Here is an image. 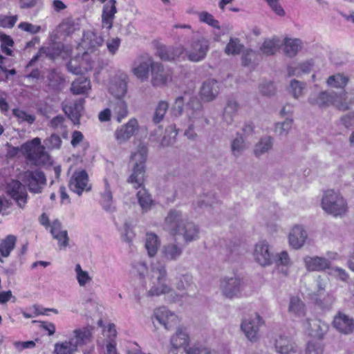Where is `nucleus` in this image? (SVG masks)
<instances>
[{
  "label": "nucleus",
  "instance_id": "29",
  "mask_svg": "<svg viewBox=\"0 0 354 354\" xmlns=\"http://www.w3.org/2000/svg\"><path fill=\"white\" fill-rule=\"evenodd\" d=\"M337 95L335 92L322 91L318 94L311 95L308 101L311 104L319 107H325L331 104L335 106Z\"/></svg>",
  "mask_w": 354,
  "mask_h": 354
},
{
  "label": "nucleus",
  "instance_id": "5",
  "mask_svg": "<svg viewBox=\"0 0 354 354\" xmlns=\"http://www.w3.org/2000/svg\"><path fill=\"white\" fill-rule=\"evenodd\" d=\"M167 272L165 266L159 264L151 267L149 295L159 296L171 291V288L167 283Z\"/></svg>",
  "mask_w": 354,
  "mask_h": 354
},
{
  "label": "nucleus",
  "instance_id": "35",
  "mask_svg": "<svg viewBox=\"0 0 354 354\" xmlns=\"http://www.w3.org/2000/svg\"><path fill=\"white\" fill-rule=\"evenodd\" d=\"M239 109V104L234 99H229L223 110V120L227 124H231L234 121V117L236 115Z\"/></svg>",
  "mask_w": 354,
  "mask_h": 354
},
{
  "label": "nucleus",
  "instance_id": "11",
  "mask_svg": "<svg viewBox=\"0 0 354 354\" xmlns=\"http://www.w3.org/2000/svg\"><path fill=\"white\" fill-rule=\"evenodd\" d=\"M70 189L82 195L83 192H88L91 189L87 172L84 169L77 170L73 174L68 184Z\"/></svg>",
  "mask_w": 354,
  "mask_h": 354
},
{
  "label": "nucleus",
  "instance_id": "23",
  "mask_svg": "<svg viewBox=\"0 0 354 354\" xmlns=\"http://www.w3.org/2000/svg\"><path fill=\"white\" fill-rule=\"evenodd\" d=\"M307 238L308 234L304 227L297 225L289 232L288 242L292 248L297 250L304 246Z\"/></svg>",
  "mask_w": 354,
  "mask_h": 354
},
{
  "label": "nucleus",
  "instance_id": "7",
  "mask_svg": "<svg viewBox=\"0 0 354 354\" xmlns=\"http://www.w3.org/2000/svg\"><path fill=\"white\" fill-rule=\"evenodd\" d=\"M71 47L69 46H65L62 43H52L48 46L41 47L38 53L30 60L27 66H32L44 55L52 60L59 57L65 59L71 55Z\"/></svg>",
  "mask_w": 354,
  "mask_h": 354
},
{
  "label": "nucleus",
  "instance_id": "42",
  "mask_svg": "<svg viewBox=\"0 0 354 354\" xmlns=\"http://www.w3.org/2000/svg\"><path fill=\"white\" fill-rule=\"evenodd\" d=\"M313 65L312 61H306L298 64H291L288 68V75L299 76L303 73H308L311 71Z\"/></svg>",
  "mask_w": 354,
  "mask_h": 354
},
{
  "label": "nucleus",
  "instance_id": "59",
  "mask_svg": "<svg viewBox=\"0 0 354 354\" xmlns=\"http://www.w3.org/2000/svg\"><path fill=\"white\" fill-rule=\"evenodd\" d=\"M77 279L80 286H84L87 283L91 281V277L86 271L82 270L80 264L75 266Z\"/></svg>",
  "mask_w": 354,
  "mask_h": 354
},
{
  "label": "nucleus",
  "instance_id": "43",
  "mask_svg": "<svg viewBox=\"0 0 354 354\" xmlns=\"http://www.w3.org/2000/svg\"><path fill=\"white\" fill-rule=\"evenodd\" d=\"M160 241L157 235L153 233H149L146 235L145 248L148 255L153 257L160 247Z\"/></svg>",
  "mask_w": 354,
  "mask_h": 354
},
{
  "label": "nucleus",
  "instance_id": "57",
  "mask_svg": "<svg viewBox=\"0 0 354 354\" xmlns=\"http://www.w3.org/2000/svg\"><path fill=\"white\" fill-rule=\"evenodd\" d=\"M292 123V120L291 119H286L282 122H277L274 129L276 133L281 136H287L291 129Z\"/></svg>",
  "mask_w": 354,
  "mask_h": 354
},
{
  "label": "nucleus",
  "instance_id": "3",
  "mask_svg": "<svg viewBox=\"0 0 354 354\" xmlns=\"http://www.w3.org/2000/svg\"><path fill=\"white\" fill-rule=\"evenodd\" d=\"M321 207L325 213L333 217H343L348 210V203L339 191L327 189L323 192Z\"/></svg>",
  "mask_w": 354,
  "mask_h": 354
},
{
  "label": "nucleus",
  "instance_id": "2",
  "mask_svg": "<svg viewBox=\"0 0 354 354\" xmlns=\"http://www.w3.org/2000/svg\"><path fill=\"white\" fill-rule=\"evenodd\" d=\"M164 229L171 236H180L185 243L199 239L200 230L194 222L183 218L180 211L171 209L165 218Z\"/></svg>",
  "mask_w": 354,
  "mask_h": 354
},
{
  "label": "nucleus",
  "instance_id": "36",
  "mask_svg": "<svg viewBox=\"0 0 354 354\" xmlns=\"http://www.w3.org/2000/svg\"><path fill=\"white\" fill-rule=\"evenodd\" d=\"M181 52V49L171 46H160L157 49L158 56L163 61L174 60Z\"/></svg>",
  "mask_w": 354,
  "mask_h": 354
},
{
  "label": "nucleus",
  "instance_id": "53",
  "mask_svg": "<svg viewBox=\"0 0 354 354\" xmlns=\"http://www.w3.org/2000/svg\"><path fill=\"white\" fill-rule=\"evenodd\" d=\"M54 352L55 354H74L77 350L68 340L57 342L55 344Z\"/></svg>",
  "mask_w": 354,
  "mask_h": 354
},
{
  "label": "nucleus",
  "instance_id": "64",
  "mask_svg": "<svg viewBox=\"0 0 354 354\" xmlns=\"http://www.w3.org/2000/svg\"><path fill=\"white\" fill-rule=\"evenodd\" d=\"M65 122L66 118L62 115H58L50 121V127L56 130L64 131L66 127Z\"/></svg>",
  "mask_w": 354,
  "mask_h": 354
},
{
  "label": "nucleus",
  "instance_id": "17",
  "mask_svg": "<svg viewBox=\"0 0 354 354\" xmlns=\"http://www.w3.org/2000/svg\"><path fill=\"white\" fill-rule=\"evenodd\" d=\"M263 324L262 318L258 314H254L242 322L241 328L249 340L256 341L259 327Z\"/></svg>",
  "mask_w": 354,
  "mask_h": 354
},
{
  "label": "nucleus",
  "instance_id": "34",
  "mask_svg": "<svg viewBox=\"0 0 354 354\" xmlns=\"http://www.w3.org/2000/svg\"><path fill=\"white\" fill-rule=\"evenodd\" d=\"M247 149L248 145L243 136L240 133H236V136L230 142L232 155L235 158H239Z\"/></svg>",
  "mask_w": 354,
  "mask_h": 354
},
{
  "label": "nucleus",
  "instance_id": "61",
  "mask_svg": "<svg viewBox=\"0 0 354 354\" xmlns=\"http://www.w3.org/2000/svg\"><path fill=\"white\" fill-rule=\"evenodd\" d=\"M133 273L140 277V279L145 277L148 272V268L146 263L143 261H136L132 265Z\"/></svg>",
  "mask_w": 354,
  "mask_h": 354
},
{
  "label": "nucleus",
  "instance_id": "24",
  "mask_svg": "<svg viewBox=\"0 0 354 354\" xmlns=\"http://www.w3.org/2000/svg\"><path fill=\"white\" fill-rule=\"evenodd\" d=\"M8 192L20 207H23L25 205L28 194L24 186L19 181L12 180L9 183Z\"/></svg>",
  "mask_w": 354,
  "mask_h": 354
},
{
  "label": "nucleus",
  "instance_id": "22",
  "mask_svg": "<svg viewBox=\"0 0 354 354\" xmlns=\"http://www.w3.org/2000/svg\"><path fill=\"white\" fill-rule=\"evenodd\" d=\"M154 315L158 322L163 325L167 330H170L179 323L177 315L165 307H160L156 309Z\"/></svg>",
  "mask_w": 354,
  "mask_h": 354
},
{
  "label": "nucleus",
  "instance_id": "37",
  "mask_svg": "<svg viewBox=\"0 0 354 354\" xmlns=\"http://www.w3.org/2000/svg\"><path fill=\"white\" fill-rule=\"evenodd\" d=\"M281 45L280 39L274 37L270 39H265L260 47V50L266 55H272L279 50Z\"/></svg>",
  "mask_w": 354,
  "mask_h": 354
},
{
  "label": "nucleus",
  "instance_id": "45",
  "mask_svg": "<svg viewBox=\"0 0 354 354\" xmlns=\"http://www.w3.org/2000/svg\"><path fill=\"white\" fill-rule=\"evenodd\" d=\"M140 188V190L137 192L138 203L142 209L147 212L151 208L153 204V200L151 194L145 187H141Z\"/></svg>",
  "mask_w": 354,
  "mask_h": 354
},
{
  "label": "nucleus",
  "instance_id": "26",
  "mask_svg": "<svg viewBox=\"0 0 354 354\" xmlns=\"http://www.w3.org/2000/svg\"><path fill=\"white\" fill-rule=\"evenodd\" d=\"M183 248L178 243H169L164 245L160 250L162 259L166 261H178L182 256Z\"/></svg>",
  "mask_w": 354,
  "mask_h": 354
},
{
  "label": "nucleus",
  "instance_id": "38",
  "mask_svg": "<svg viewBox=\"0 0 354 354\" xmlns=\"http://www.w3.org/2000/svg\"><path fill=\"white\" fill-rule=\"evenodd\" d=\"M91 88L90 80L81 76L74 80L71 84V90L73 94L80 95L86 93Z\"/></svg>",
  "mask_w": 354,
  "mask_h": 354
},
{
  "label": "nucleus",
  "instance_id": "60",
  "mask_svg": "<svg viewBox=\"0 0 354 354\" xmlns=\"http://www.w3.org/2000/svg\"><path fill=\"white\" fill-rule=\"evenodd\" d=\"M218 200L214 194H205L198 201L197 205L199 207L212 206L216 203Z\"/></svg>",
  "mask_w": 354,
  "mask_h": 354
},
{
  "label": "nucleus",
  "instance_id": "18",
  "mask_svg": "<svg viewBox=\"0 0 354 354\" xmlns=\"http://www.w3.org/2000/svg\"><path fill=\"white\" fill-rule=\"evenodd\" d=\"M85 101L83 98L63 102L62 109L74 124H80V119L84 110Z\"/></svg>",
  "mask_w": 354,
  "mask_h": 354
},
{
  "label": "nucleus",
  "instance_id": "20",
  "mask_svg": "<svg viewBox=\"0 0 354 354\" xmlns=\"http://www.w3.org/2000/svg\"><path fill=\"white\" fill-rule=\"evenodd\" d=\"M333 325L337 331L344 335H350L354 331L353 318L341 312L334 317Z\"/></svg>",
  "mask_w": 354,
  "mask_h": 354
},
{
  "label": "nucleus",
  "instance_id": "48",
  "mask_svg": "<svg viewBox=\"0 0 354 354\" xmlns=\"http://www.w3.org/2000/svg\"><path fill=\"white\" fill-rule=\"evenodd\" d=\"M308 324L310 328V335L315 337L322 338L328 330L327 324L320 320H312Z\"/></svg>",
  "mask_w": 354,
  "mask_h": 354
},
{
  "label": "nucleus",
  "instance_id": "41",
  "mask_svg": "<svg viewBox=\"0 0 354 354\" xmlns=\"http://www.w3.org/2000/svg\"><path fill=\"white\" fill-rule=\"evenodd\" d=\"M283 46L284 53L287 56L292 57L301 48V41L298 39L286 38L283 41Z\"/></svg>",
  "mask_w": 354,
  "mask_h": 354
},
{
  "label": "nucleus",
  "instance_id": "13",
  "mask_svg": "<svg viewBox=\"0 0 354 354\" xmlns=\"http://www.w3.org/2000/svg\"><path fill=\"white\" fill-rule=\"evenodd\" d=\"M92 330L93 328L91 326L77 328L72 331L68 340L77 351L79 347L91 342L93 339Z\"/></svg>",
  "mask_w": 354,
  "mask_h": 354
},
{
  "label": "nucleus",
  "instance_id": "9",
  "mask_svg": "<svg viewBox=\"0 0 354 354\" xmlns=\"http://www.w3.org/2000/svg\"><path fill=\"white\" fill-rule=\"evenodd\" d=\"M103 44L104 39L95 30H88L83 32L79 47L84 50V56H86L89 53L97 52Z\"/></svg>",
  "mask_w": 354,
  "mask_h": 354
},
{
  "label": "nucleus",
  "instance_id": "6",
  "mask_svg": "<svg viewBox=\"0 0 354 354\" xmlns=\"http://www.w3.org/2000/svg\"><path fill=\"white\" fill-rule=\"evenodd\" d=\"M209 40L203 36L192 38L189 46L185 50L187 59L193 62L203 60L209 50Z\"/></svg>",
  "mask_w": 354,
  "mask_h": 354
},
{
  "label": "nucleus",
  "instance_id": "19",
  "mask_svg": "<svg viewBox=\"0 0 354 354\" xmlns=\"http://www.w3.org/2000/svg\"><path fill=\"white\" fill-rule=\"evenodd\" d=\"M151 73V83L154 87L166 86L171 80V72L165 68L161 63L156 62Z\"/></svg>",
  "mask_w": 354,
  "mask_h": 354
},
{
  "label": "nucleus",
  "instance_id": "62",
  "mask_svg": "<svg viewBox=\"0 0 354 354\" xmlns=\"http://www.w3.org/2000/svg\"><path fill=\"white\" fill-rule=\"evenodd\" d=\"M305 88V84L298 80H292L290 84V92L295 98H297L303 93V90Z\"/></svg>",
  "mask_w": 354,
  "mask_h": 354
},
{
  "label": "nucleus",
  "instance_id": "1",
  "mask_svg": "<svg viewBox=\"0 0 354 354\" xmlns=\"http://www.w3.org/2000/svg\"><path fill=\"white\" fill-rule=\"evenodd\" d=\"M62 141L61 138L53 133L44 140V145L39 138H35L32 140L22 145L21 150L26 159L35 166H44L51 163V158L45 150H58L61 149Z\"/></svg>",
  "mask_w": 354,
  "mask_h": 354
},
{
  "label": "nucleus",
  "instance_id": "40",
  "mask_svg": "<svg viewBox=\"0 0 354 354\" xmlns=\"http://www.w3.org/2000/svg\"><path fill=\"white\" fill-rule=\"evenodd\" d=\"M86 56H84L82 59V62L79 63L77 59H71L66 65L68 71L75 75H81L84 73L91 70V64L84 65V59Z\"/></svg>",
  "mask_w": 354,
  "mask_h": 354
},
{
  "label": "nucleus",
  "instance_id": "55",
  "mask_svg": "<svg viewBox=\"0 0 354 354\" xmlns=\"http://www.w3.org/2000/svg\"><path fill=\"white\" fill-rule=\"evenodd\" d=\"M198 16L201 22L207 24V25L218 30L221 28L219 21L216 20L212 14L206 11H203L199 12Z\"/></svg>",
  "mask_w": 354,
  "mask_h": 354
},
{
  "label": "nucleus",
  "instance_id": "25",
  "mask_svg": "<svg viewBox=\"0 0 354 354\" xmlns=\"http://www.w3.org/2000/svg\"><path fill=\"white\" fill-rule=\"evenodd\" d=\"M219 90V84L216 80H207L203 83L201 87V98L205 102H211L217 97Z\"/></svg>",
  "mask_w": 354,
  "mask_h": 354
},
{
  "label": "nucleus",
  "instance_id": "58",
  "mask_svg": "<svg viewBox=\"0 0 354 354\" xmlns=\"http://www.w3.org/2000/svg\"><path fill=\"white\" fill-rule=\"evenodd\" d=\"M192 284V277L189 274H185L180 277L176 283V287L178 290H185Z\"/></svg>",
  "mask_w": 354,
  "mask_h": 354
},
{
  "label": "nucleus",
  "instance_id": "30",
  "mask_svg": "<svg viewBox=\"0 0 354 354\" xmlns=\"http://www.w3.org/2000/svg\"><path fill=\"white\" fill-rule=\"evenodd\" d=\"M189 335L187 328L183 326L178 327L176 333L170 338L172 351H177L180 348L187 346L189 343Z\"/></svg>",
  "mask_w": 354,
  "mask_h": 354
},
{
  "label": "nucleus",
  "instance_id": "50",
  "mask_svg": "<svg viewBox=\"0 0 354 354\" xmlns=\"http://www.w3.org/2000/svg\"><path fill=\"white\" fill-rule=\"evenodd\" d=\"M169 109V104L165 100L160 101L155 108L154 113L152 117V121L155 124L160 123L164 118L165 113Z\"/></svg>",
  "mask_w": 354,
  "mask_h": 354
},
{
  "label": "nucleus",
  "instance_id": "54",
  "mask_svg": "<svg viewBox=\"0 0 354 354\" xmlns=\"http://www.w3.org/2000/svg\"><path fill=\"white\" fill-rule=\"evenodd\" d=\"M47 78L49 85L55 89L59 88L64 81L62 74L57 70H52L48 75Z\"/></svg>",
  "mask_w": 354,
  "mask_h": 354
},
{
  "label": "nucleus",
  "instance_id": "31",
  "mask_svg": "<svg viewBox=\"0 0 354 354\" xmlns=\"http://www.w3.org/2000/svg\"><path fill=\"white\" fill-rule=\"evenodd\" d=\"M335 107L339 110L346 111L354 104V89L343 91L336 96Z\"/></svg>",
  "mask_w": 354,
  "mask_h": 354
},
{
  "label": "nucleus",
  "instance_id": "63",
  "mask_svg": "<svg viewBox=\"0 0 354 354\" xmlns=\"http://www.w3.org/2000/svg\"><path fill=\"white\" fill-rule=\"evenodd\" d=\"M58 30L66 35H70L75 30L74 23L71 19H65L59 25Z\"/></svg>",
  "mask_w": 354,
  "mask_h": 354
},
{
  "label": "nucleus",
  "instance_id": "33",
  "mask_svg": "<svg viewBox=\"0 0 354 354\" xmlns=\"http://www.w3.org/2000/svg\"><path fill=\"white\" fill-rule=\"evenodd\" d=\"M273 147V138L271 136H266L262 137L255 144L254 147V155L259 158L263 154L268 153Z\"/></svg>",
  "mask_w": 354,
  "mask_h": 354
},
{
  "label": "nucleus",
  "instance_id": "21",
  "mask_svg": "<svg viewBox=\"0 0 354 354\" xmlns=\"http://www.w3.org/2000/svg\"><path fill=\"white\" fill-rule=\"evenodd\" d=\"M138 129V122L131 118L129 122L116 129L114 136L118 143L122 144L129 140Z\"/></svg>",
  "mask_w": 354,
  "mask_h": 354
},
{
  "label": "nucleus",
  "instance_id": "12",
  "mask_svg": "<svg viewBox=\"0 0 354 354\" xmlns=\"http://www.w3.org/2000/svg\"><path fill=\"white\" fill-rule=\"evenodd\" d=\"M243 287V279L237 275L224 278L221 282L223 294L228 298L237 297Z\"/></svg>",
  "mask_w": 354,
  "mask_h": 354
},
{
  "label": "nucleus",
  "instance_id": "10",
  "mask_svg": "<svg viewBox=\"0 0 354 354\" xmlns=\"http://www.w3.org/2000/svg\"><path fill=\"white\" fill-rule=\"evenodd\" d=\"M189 122L194 126L196 130L203 129L209 124V120L205 115L202 104L198 102H194L187 110Z\"/></svg>",
  "mask_w": 354,
  "mask_h": 354
},
{
  "label": "nucleus",
  "instance_id": "44",
  "mask_svg": "<svg viewBox=\"0 0 354 354\" xmlns=\"http://www.w3.org/2000/svg\"><path fill=\"white\" fill-rule=\"evenodd\" d=\"M275 348L277 353L288 354L295 352L293 343L286 337L280 336L275 341Z\"/></svg>",
  "mask_w": 354,
  "mask_h": 354
},
{
  "label": "nucleus",
  "instance_id": "49",
  "mask_svg": "<svg viewBox=\"0 0 354 354\" xmlns=\"http://www.w3.org/2000/svg\"><path fill=\"white\" fill-rule=\"evenodd\" d=\"M113 111L116 115V120L118 122L125 118L128 115V106L125 101L119 100L113 104Z\"/></svg>",
  "mask_w": 354,
  "mask_h": 354
},
{
  "label": "nucleus",
  "instance_id": "16",
  "mask_svg": "<svg viewBox=\"0 0 354 354\" xmlns=\"http://www.w3.org/2000/svg\"><path fill=\"white\" fill-rule=\"evenodd\" d=\"M254 258L261 266H268L273 262V253L270 245L266 241L258 242L254 247Z\"/></svg>",
  "mask_w": 354,
  "mask_h": 354
},
{
  "label": "nucleus",
  "instance_id": "4",
  "mask_svg": "<svg viewBox=\"0 0 354 354\" xmlns=\"http://www.w3.org/2000/svg\"><path fill=\"white\" fill-rule=\"evenodd\" d=\"M147 149L145 146H139L137 151L131 154V161L133 162L132 174L127 182L133 184L136 189L142 186L145 180V167Z\"/></svg>",
  "mask_w": 354,
  "mask_h": 354
},
{
  "label": "nucleus",
  "instance_id": "14",
  "mask_svg": "<svg viewBox=\"0 0 354 354\" xmlns=\"http://www.w3.org/2000/svg\"><path fill=\"white\" fill-rule=\"evenodd\" d=\"M156 64L153 59L148 56H142L134 63L132 68L133 75L141 82L147 81L149 76V71H152Z\"/></svg>",
  "mask_w": 354,
  "mask_h": 354
},
{
  "label": "nucleus",
  "instance_id": "47",
  "mask_svg": "<svg viewBox=\"0 0 354 354\" xmlns=\"http://www.w3.org/2000/svg\"><path fill=\"white\" fill-rule=\"evenodd\" d=\"M289 313L297 317H302L305 315V305L297 297H292L288 306Z\"/></svg>",
  "mask_w": 354,
  "mask_h": 354
},
{
  "label": "nucleus",
  "instance_id": "28",
  "mask_svg": "<svg viewBox=\"0 0 354 354\" xmlns=\"http://www.w3.org/2000/svg\"><path fill=\"white\" fill-rule=\"evenodd\" d=\"M304 264L307 270L310 272H321L330 268V261L322 257L307 256L304 259Z\"/></svg>",
  "mask_w": 354,
  "mask_h": 354
},
{
  "label": "nucleus",
  "instance_id": "8",
  "mask_svg": "<svg viewBox=\"0 0 354 354\" xmlns=\"http://www.w3.org/2000/svg\"><path fill=\"white\" fill-rule=\"evenodd\" d=\"M22 180L24 186L33 194L41 193L47 182L46 175L39 169L25 171Z\"/></svg>",
  "mask_w": 354,
  "mask_h": 354
},
{
  "label": "nucleus",
  "instance_id": "51",
  "mask_svg": "<svg viewBox=\"0 0 354 354\" xmlns=\"http://www.w3.org/2000/svg\"><path fill=\"white\" fill-rule=\"evenodd\" d=\"M243 47L239 39L231 37L225 48V53L227 55H239L243 50Z\"/></svg>",
  "mask_w": 354,
  "mask_h": 354
},
{
  "label": "nucleus",
  "instance_id": "39",
  "mask_svg": "<svg viewBox=\"0 0 354 354\" xmlns=\"http://www.w3.org/2000/svg\"><path fill=\"white\" fill-rule=\"evenodd\" d=\"M17 242V237L15 235L9 234L5 239H0V254L3 257L10 256L14 250Z\"/></svg>",
  "mask_w": 354,
  "mask_h": 354
},
{
  "label": "nucleus",
  "instance_id": "27",
  "mask_svg": "<svg viewBox=\"0 0 354 354\" xmlns=\"http://www.w3.org/2000/svg\"><path fill=\"white\" fill-rule=\"evenodd\" d=\"M116 13V0H109L104 3L102 12V28H106L107 30L112 28Z\"/></svg>",
  "mask_w": 354,
  "mask_h": 354
},
{
  "label": "nucleus",
  "instance_id": "56",
  "mask_svg": "<svg viewBox=\"0 0 354 354\" xmlns=\"http://www.w3.org/2000/svg\"><path fill=\"white\" fill-rule=\"evenodd\" d=\"M12 113L17 118L19 122H26L28 124H31L35 120V115L30 114L19 109H14L12 110Z\"/></svg>",
  "mask_w": 354,
  "mask_h": 354
},
{
  "label": "nucleus",
  "instance_id": "15",
  "mask_svg": "<svg viewBox=\"0 0 354 354\" xmlns=\"http://www.w3.org/2000/svg\"><path fill=\"white\" fill-rule=\"evenodd\" d=\"M128 76L123 72H118L111 79L109 91V93L115 98L121 100L127 92Z\"/></svg>",
  "mask_w": 354,
  "mask_h": 354
},
{
  "label": "nucleus",
  "instance_id": "46",
  "mask_svg": "<svg viewBox=\"0 0 354 354\" xmlns=\"http://www.w3.org/2000/svg\"><path fill=\"white\" fill-rule=\"evenodd\" d=\"M348 77L342 73H336L330 75L326 80L328 86L336 88H344L348 82Z\"/></svg>",
  "mask_w": 354,
  "mask_h": 354
},
{
  "label": "nucleus",
  "instance_id": "52",
  "mask_svg": "<svg viewBox=\"0 0 354 354\" xmlns=\"http://www.w3.org/2000/svg\"><path fill=\"white\" fill-rule=\"evenodd\" d=\"M276 264L279 268L281 266L282 267L281 269V272H283L285 275L288 274V268L291 266L292 262L286 251H282L277 254Z\"/></svg>",
  "mask_w": 354,
  "mask_h": 354
},
{
  "label": "nucleus",
  "instance_id": "32",
  "mask_svg": "<svg viewBox=\"0 0 354 354\" xmlns=\"http://www.w3.org/2000/svg\"><path fill=\"white\" fill-rule=\"evenodd\" d=\"M104 190L101 193V205L107 212L113 213L115 211V207L113 202V194L111 187L106 179H104Z\"/></svg>",
  "mask_w": 354,
  "mask_h": 354
}]
</instances>
